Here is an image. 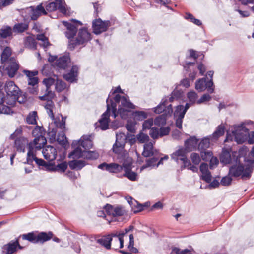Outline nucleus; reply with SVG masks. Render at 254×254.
Masks as SVG:
<instances>
[{
  "label": "nucleus",
  "instance_id": "nucleus-47",
  "mask_svg": "<svg viewBox=\"0 0 254 254\" xmlns=\"http://www.w3.org/2000/svg\"><path fill=\"white\" fill-rule=\"evenodd\" d=\"M158 160V158L153 157L150 159H148L146 161V164L143 165L142 168H145L149 167H154L155 166H157V161Z\"/></svg>",
  "mask_w": 254,
  "mask_h": 254
},
{
  "label": "nucleus",
  "instance_id": "nucleus-37",
  "mask_svg": "<svg viewBox=\"0 0 254 254\" xmlns=\"http://www.w3.org/2000/svg\"><path fill=\"white\" fill-rule=\"evenodd\" d=\"M186 112L184 111V106L181 105H178L176 107L174 113L175 117L184 118Z\"/></svg>",
  "mask_w": 254,
  "mask_h": 254
},
{
  "label": "nucleus",
  "instance_id": "nucleus-60",
  "mask_svg": "<svg viewBox=\"0 0 254 254\" xmlns=\"http://www.w3.org/2000/svg\"><path fill=\"white\" fill-rule=\"evenodd\" d=\"M23 72L26 75L28 79L35 77L38 73L36 70L30 71L26 69L23 70Z\"/></svg>",
  "mask_w": 254,
  "mask_h": 254
},
{
  "label": "nucleus",
  "instance_id": "nucleus-64",
  "mask_svg": "<svg viewBox=\"0 0 254 254\" xmlns=\"http://www.w3.org/2000/svg\"><path fill=\"white\" fill-rule=\"evenodd\" d=\"M0 114H10L13 112L11 109L9 107L6 106H2L1 108L0 107Z\"/></svg>",
  "mask_w": 254,
  "mask_h": 254
},
{
  "label": "nucleus",
  "instance_id": "nucleus-13",
  "mask_svg": "<svg viewBox=\"0 0 254 254\" xmlns=\"http://www.w3.org/2000/svg\"><path fill=\"white\" fill-rule=\"evenodd\" d=\"M72 146H78L77 147L82 146L85 150H87L92 148L93 143L91 140V135H83L79 140H75L73 142Z\"/></svg>",
  "mask_w": 254,
  "mask_h": 254
},
{
  "label": "nucleus",
  "instance_id": "nucleus-24",
  "mask_svg": "<svg viewBox=\"0 0 254 254\" xmlns=\"http://www.w3.org/2000/svg\"><path fill=\"white\" fill-rule=\"evenodd\" d=\"M28 144V140L23 137H18L15 140V147L19 152H25L26 145Z\"/></svg>",
  "mask_w": 254,
  "mask_h": 254
},
{
  "label": "nucleus",
  "instance_id": "nucleus-2",
  "mask_svg": "<svg viewBox=\"0 0 254 254\" xmlns=\"http://www.w3.org/2000/svg\"><path fill=\"white\" fill-rule=\"evenodd\" d=\"M72 23L63 21V24L66 27L67 30L65 34L69 39L70 48L74 49L77 45H84L91 39L90 33L86 28H79L78 34L75 36L79 26L82 25L80 21L75 19L71 20Z\"/></svg>",
  "mask_w": 254,
  "mask_h": 254
},
{
  "label": "nucleus",
  "instance_id": "nucleus-11",
  "mask_svg": "<svg viewBox=\"0 0 254 254\" xmlns=\"http://www.w3.org/2000/svg\"><path fill=\"white\" fill-rule=\"evenodd\" d=\"M5 91L7 95L14 101L18 100L20 90L13 81H9L5 83Z\"/></svg>",
  "mask_w": 254,
  "mask_h": 254
},
{
  "label": "nucleus",
  "instance_id": "nucleus-23",
  "mask_svg": "<svg viewBox=\"0 0 254 254\" xmlns=\"http://www.w3.org/2000/svg\"><path fill=\"white\" fill-rule=\"evenodd\" d=\"M70 61V58L68 55H65L60 57L56 62L55 64L58 68L60 69H65Z\"/></svg>",
  "mask_w": 254,
  "mask_h": 254
},
{
  "label": "nucleus",
  "instance_id": "nucleus-57",
  "mask_svg": "<svg viewBox=\"0 0 254 254\" xmlns=\"http://www.w3.org/2000/svg\"><path fill=\"white\" fill-rule=\"evenodd\" d=\"M153 124V120L152 118L148 119L145 120L142 125L143 129H150Z\"/></svg>",
  "mask_w": 254,
  "mask_h": 254
},
{
  "label": "nucleus",
  "instance_id": "nucleus-50",
  "mask_svg": "<svg viewBox=\"0 0 254 254\" xmlns=\"http://www.w3.org/2000/svg\"><path fill=\"white\" fill-rule=\"evenodd\" d=\"M37 236L35 235L32 233H29L27 234H24L22 235V239L24 240H27L33 243H37Z\"/></svg>",
  "mask_w": 254,
  "mask_h": 254
},
{
  "label": "nucleus",
  "instance_id": "nucleus-63",
  "mask_svg": "<svg viewBox=\"0 0 254 254\" xmlns=\"http://www.w3.org/2000/svg\"><path fill=\"white\" fill-rule=\"evenodd\" d=\"M219 163V161L217 157L212 156L210 159V168L213 169L215 168Z\"/></svg>",
  "mask_w": 254,
  "mask_h": 254
},
{
  "label": "nucleus",
  "instance_id": "nucleus-30",
  "mask_svg": "<svg viewBox=\"0 0 254 254\" xmlns=\"http://www.w3.org/2000/svg\"><path fill=\"white\" fill-rule=\"evenodd\" d=\"M28 27L29 26L28 23H18L14 25L12 30L15 33H20L27 30Z\"/></svg>",
  "mask_w": 254,
  "mask_h": 254
},
{
  "label": "nucleus",
  "instance_id": "nucleus-43",
  "mask_svg": "<svg viewBox=\"0 0 254 254\" xmlns=\"http://www.w3.org/2000/svg\"><path fill=\"white\" fill-rule=\"evenodd\" d=\"M123 176L127 177L130 180L134 181L137 180V174L134 172L131 171V169H129L124 171Z\"/></svg>",
  "mask_w": 254,
  "mask_h": 254
},
{
  "label": "nucleus",
  "instance_id": "nucleus-49",
  "mask_svg": "<svg viewBox=\"0 0 254 254\" xmlns=\"http://www.w3.org/2000/svg\"><path fill=\"white\" fill-rule=\"evenodd\" d=\"M137 141L140 143H144L149 140V136L142 132H140L136 135Z\"/></svg>",
  "mask_w": 254,
  "mask_h": 254
},
{
  "label": "nucleus",
  "instance_id": "nucleus-56",
  "mask_svg": "<svg viewBox=\"0 0 254 254\" xmlns=\"http://www.w3.org/2000/svg\"><path fill=\"white\" fill-rule=\"evenodd\" d=\"M32 135L35 138L40 136H43L42 133V128L39 126H36L32 131Z\"/></svg>",
  "mask_w": 254,
  "mask_h": 254
},
{
  "label": "nucleus",
  "instance_id": "nucleus-39",
  "mask_svg": "<svg viewBox=\"0 0 254 254\" xmlns=\"http://www.w3.org/2000/svg\"><path fill=\"white\" fill-rule=\"evenodd\" d=\"M36 158V155L34 154V151L28 148L26 162H24V163L32 165L33 161H35Z\"/></svg>",
  "mask_w": 254,
  "mask_h": 254
},
{
  "label": "nucleus",
  "instance_id": "nucleus-59",
  "mask_svg": "<svg viewBox=\"0 0 254 254\" xmlns=\"http://www.w3.org/2000/svg\"><path fill=\"white\" fill-rule=\"evenodd\" d=\"M137 141L136 136L129 133L126 134V141H128L130 145L134 144Z\"/></svg>",
  "mask_w": 254,
  "mask_h": 254
},
{
  "label": "nucleus",
  "instance_id": "nucleus-21",
  "mask_svg": "<svg viewBox=\"0 0 254 254\" xmlns=\"http://www.w3.org/2000/svg\"><path fill=\"white\" fill-rule=\"evenodd\" d=\"M198 139L191 136L185 141V148L189 152L198 149Z\"/></svg>",
  "mask_w": 254,
  "mask_h": 254
},
{
  "label": "nucleus",
  "instance_id": "nucleus-46",
  "mask_svg": "<svg viewBox=\"0 0 254 254\" xmlns=\"http://www.w3.org/2000/svg\"><path fill=\"white\" fill-rule=\"evenodd\" d=\"M67 168V164L66 162H62L58 164L55 167L52 169L53 171H57L63 173L65 172Z\"/></svg>",
  "mask_w": 254,
  "mask_h": 254
},
{
  "label": "nucleus",
  "instance_id": "nucleus-27",
  "mask_svg": "<svg viewBox=\"0 0 254 254\" xmlns=\"http://www.w3.org/2000/svg\"><path fill=\"white\" fill-rule=\"evenodd\" d=\"M131 109H130V111H131ZM131 114H132V117L135 121H143V120L146 119L148 116V114L143 111H135L132 112L130 111V114L128 115V116L130 115Z\"/></svg>",
  "mask_w": 254,
  "mask_h": 254
},
{
  "label": "nucleus",
  "instance_id": "nucleus-25",
  "mask_svg": "<svg viewBox=\"0 0 254 254\" xmlns=\"http://www.w3.org/2000/svg\"><path fill=\"white\" fill-rule=\"evenodd\" d=\"M17 246H18L19 248H21V247L19 245L17 241L14 242L11 241L7 245H4L3 247V252H5L4 254H13L16 251Z\"/></svg>",
  "mask_w": 254,
  "mask_h": 254
},
{
  "label": "nucleus",
  "instance_id": "nucleus-52",
  "mask_svg": "<svg viewBox=\"0 0 254 254\" xmlns=\"http://www.w3.org/2000/svg\"><path fill=\"white\" fill-rule=\"evenodd\" d=\"M125 145L115 143L113 146V151L116 154H120L124 149Z\"/></svg>",
  "mask_w": 254,
  "mask_h": 254
},
{
  "label": "nucleus",
  "instance_id": "nucleus-19",
  "mask_svg": "<svg viewBox=\"0 0 254 254\" xmlns=\"http://www.w3.org/2000/svg\"><path fill=\"white\" fill-rule=\"evenodd\" d=\"M42 153L45 159L49 161L54 160L57 155L56 149L50 145L46 146L43 149Z\"/></svg>",
  "mask_w": 254,
  "mask_h": 254
},
{
  "label": "nucleus",
  "instance_id": "nucleus-31",
  "mask_svg": "<svg viewBox=\"0 0 254 254\" xmlns=\"http://www.w3.org/2000/svg\"><path fill=\"white\" fill-rule=\"evenodd\" d=\"M154 154L153 152V144L151 142L144 145V149L142 155L145 157H150Z\"/></svg>",
  "mask_w": 254,
  "mask_h": 254
},
{
  "label": "nucleus",
  "instance_id": "nucleus-9",
  "mask_svg": "<svg viewBox=\"0 0 254 254\" xmlns=\"http://www.w3.org/2000/svg\"><path fill=\"white\" fill-rule=\"evenodd\" d=\"M214 84L212 79L207 81L205 77L197 80L195 84V88L199 92H203L207 89L208 93L211 94L214 92Z\"/></svg>",
  "mask_w": 254,
  "mask_h": 254
},
{
  "label": "nucleus",
  "instance_id": "nucleus-40",
  "mask_svg": "<svg viewBox=\"0 0 254 254\" xmlns=\"http://www.w3.org/2000/svg\"><path fill=\"white\" fill-rule=\"evenodd\" d=\"M187 97L191 104H194L197 103L198 95L195 91H191L188 92Z\"/></svg>",
  "mask_w": 254,
  "mask_h": 254
},
{
  "label": "nucleus",
  "instance_id": "nucleus-29",
  "mask_svg": "<svg viewBox=\"0 0 254 254\" xmlns=\"http://www.w3.org/2000/svg\"><path fill=\"white\" fill-rule=\"evenodd\" d=\"M12 29L10 26H3L0 30V41H3L5 39L12 35Z\"/></svg>",
  "mask_w": 254,
  "mask_h": 254
},
{
  "label": "nucleus",
  "instance_id": "nucleus-26",
  "mask_svg": "<svg viewBox=\"0 0 254 254\" xmlns=\"http://www.w3.org/2000/svg\"><path fill=\"white\" fill-rule=\"evenodd\" d=\"M69 87V85H67L65 82L56 76L55 89L57 92H61L64 90L68 89Z\"/></svg>",
  "mask_w": 254,
  "mask_h": 254
},
{
  "label": "nucleus",
  "instance_id": "nucleus-14",
  "mask_svg": "<svg viewBox=\"0 0 254 254\" xmlns=\"http://www.w3.org/2000/svg\"><path fill=\"white\" fill-rule=\"evenodd\" d=\"M167 98H163L162 102L157 107L152 109V110L157 114H160L165 111L166 115H171L173 112L171 105L167 106Z\"/></svg>",
  "mask_w": 254,
  "mask_h": 254
},
{
  "label": "nucleus",
  "instance_id": "nucleus-58",
  "mask_svg": "<svg viewBox=\"0 0 254 254\" xmlns=\"http://www.w3.org/2000/svg\"><path fill=\"white\" fill-rule=\"evenodd\" d=\"M211 99V97L210 95L208 94H204L197 101V104H200L205 102L209 101Z\"/></svg>",
  "mask_w": 254,
  "mask_h": 254
},
{
  "label": "nucleus",
  "instance_id": "nucleus-15",
  "mask_svg": "<svg viewBox=\"0 0 254 254\" xmlns=\"http://www.w3.org/2000/svg\"><path fill=\"white\" fill-rule=\"evenodd\" d=\"M105 210L108 215L114 217L121 216L126 213L125 210L123 207L114 206L110 204H107L105 206Z\"/></svg>",
  "mask_w": 254,
  "mask_h": 254
},
{
  "label": "nucleus",
  "instance_id": "nucleus-1",
  "mask_svg": "<svg viewBox=\"0 0 254 254\" xmlns=\"http://www.w3.org/2000/svg\"><path fill=\"white\" fill-rule=\"evenodd\" d=\"M106 103L107 110L96 124V127H99L103 130H106L109 127L110 116L115 119L119 115L122 119H126L130 114V109L135 108V106L128 99L118 94L116 95L113 99H109L108 98Z\"/></svg>",
  "mask_w": 254,
  "mask_h": 254
},
{
  "label": "nucleus",
  "instance_id": "nucleus-20",
  "mask_svg": "<svg viewBox=\"0 0 254 254\" xmlns=\"http://www.w3.org/2000/svg\"><path fill=\"white\" fill-rule=\"evenodd\" d=\"M46 139L44 136H40L35 138L33 142L28 144V148L34 151V149H41L46 143Z\"/></svg>",
  "mask_w": 254,
  "mask_h": 254
},
{
  "label": "nucleus",
  "instance_id": "nucleus-53",
  "mask_svg": "<svg viewBox=\"0 0 254 254\" xmlns=\"http://www.w3.org/2000/svg\"><path fill=\"white\" fill-rule=\"evenodd\" d=\"M190 158L192 163L195 165H198L201 161L199 154L196 153H191Z\"/></svg>",
  "mask_w": 254,
  "mask_h": 254
},
{
  "label": "nucleus",
  "instance_id": "nucleus-16",
  "mask_svg": "<svg viewBox=\"0 0 254 254\" xmlns=\"http://www.w3.org/2000/svg\"><path fill=\"white\" fill-rule=\"evenodd\" d=\"M238 159L239 158L237 156L233 155H231L230 152L226 150L222 151L220 157L221 163L224 165L237 163Z\"/></svg>",
  "mask_w": 254,
  "mask_h": 254
},
{
  "label": "nucleus",
  "instance_id": "nucleus-10",
  "mask_svg": "<svg viewBox=\"0 0 254 254\" xmlns=\"http://www.w3.org/2000/svg\"><path fill=\"white\" fill-rule=\"evenodd\" d=\"M112 25V22L111 21H103L100 18L96 19L92 22L93 33L96 35L100 34L106 31L108 27Z\"/></svg>",
  "mask_w": 254,
  "mask_h": 254
},
{
  "label": "nucleus",
  "instance_id": "nucleus-12",
  "mask_svg": "<svg viewBox=\"0 0 254 254\" xmlns=\"http://www.w3.org/2000/svg\"><path fill=\"white\" fill-rule=\"evenodd\" d=\"M65 3L64 0H55V1L50 2L46 6V11H53L57 8L60 12L63 14H65L66 10L65 7Z\"/></svg>",
  "mask_w": 254,
  "mask_h": 254
},
{
  "label": "nucleus",
  "instance_id": "nucleus-41",
  "mask_svg": "<svg viewBox=\"0 0 254 254\" xmlns=\"http://www.w3.org/2000/svg\"><path fill=\"white\" fill-rule=\"evenodd\" d=\"M25 45L30 49H36V43L34 38L31 36L27 37L25 40Z\"/></svg>",
  "mask_w": 254,
  "mask_h": 254
},
{
  "label": "nucleus",
  "instance_id": "nucleus-51",
  "mask_svg": "<svg viewBox=\"0 0 254 254\" xmlns=\"http://www.w3.org/2000/svg\"><path fill=\"white\" fill-rule=\"evenodd\" d=\"M201 157L203 160L208 161L212 156L213 153L210 151L205 150L200 152Z\"/></svg>",
  "mask_w": 254,
  "mask_h": 254
},
{
  "label": "nucleus",
  "instance_id": "nucleus-22",
  "mask_svg": "<svg viewBox=\"0 0 254 254\" xmlns=\"http://www.w3.org/2000/svg\"><path fill=\"white\" fill-rule=\"evenodd\" d=\"M188 152L185 148L182 147H179L177 150L171 155L172 159L176 162H178L179 160L184 161V159L187 157V154Z\"/></svg>",
  "mask_w": 254,
  "mask_h": 254
},
{
  "label": "nucleus",
  "instance_id": "nucleus-33",
  "mask_svg": "<svg viewBox=\"0 0 254 254\" xmlns=\"http://www.w3.org/2000/svg\"><path fill=\"white\" fill-rule=\"evenodd\" d=\"M85 165V162L82 160H73L69 163V167L72 169L80 170Z\"/></svg>",
  "mask_w": 254,
  "mask_h": 254
},
{
  "label": "nucleus",
  "instance_id": "nucleus-61",
  "mask_svg": "<svg viewBox=\"0 0 254 254\" xmlns=\"http://www.w3.org/2000/svg\"><path fill=\"white\" fill-rule=\"evenodd\" d=\"M22 133V128L21 127H19L15 130L14 132L10 135V138L12 139H14L15 138L16 139L17 138L19 137V136L21 135Z\"/></svg>",
  "mask_w": 254,
  "mask_h": 254
},
{
  "label": "nucleus",
  "instance_id": "nucleus-4",
  "mask_svg": "<svg viewBox=\"0 0 254 254\" xmlns=\"http://www.w3.org/2000/svg\"><path fill=\"white\" fill-rule=\"evenodd\" d=\"M56 79L54 78H45L43 80V83L45 85L46 89L42 92V95L39 96V99L42 101V104L47 111L49 116L54 120V111L55 107L53 99L55 97V94L50 90V87L55 85Z\"/></svg>",
  "mask_w": 254,
  "mask_h": 254
},
{
  "label": "nucleus",
  "instance_id": "nucleus-36",
  "mask_svg": "<svg viewBox=\"0 0 254 254\" xmlns=\"http://www.w3.org/2000/svg\"><path fill=\"white\" fill-rule=\"evenodd\" d=\"M132 164V159L128 157L124 156L123 161H122V169H124V171L131 169V166Z\"/></svg>",
  "mask_w": 254,
  "mask_h": 254
},
{
  "label": "nucleus",
  "instance_id": "nucleus-62",
  "mask_svg": "<svg viewBox=\"0 0 254 254\" xmlns=\"http://www.w3.org/2000/svg\"><path fill=\"white\" fill-rule=\"evenodd\" d=\"M201 177L203 180L205 181L207 183H209L211 181L212 176L210 171L207 172L206 173H202V175Z\"/></svg>",
  "mask_w": 254,
  "mask_h": 254
},
{
  "label": "nucleus",
  "instance_id": "nucleus-48",
  "mask_svg": "<svg viewBox=\"0 0 254 254\" xmlns=\"http://www.w3.org/2000/svg\"><path fill=\"white\" fill-rule=\"evenodd\" d=\"M166 122V119L163 115L157 117L154 120L155 125L158 126L165 125Z\"/></svg>",
  "mask_w": 254,
  "mask_h": 254
},
{
  "label": "nucleus",
  "instance_id": "nucleus-32",
  "mask_svg": "<svg viewBox=\"0 0 254 254\" xmlns=\"http://www.w3.org/2000/svg\"><path fill=\"white\" fill-rule=\"evenodd\" d=\"M11 54V50L8 47H6L4 48L3 52L1 55V61L2 64H5L8 62L10 59H9Z\"/></svg>",
  "mask_w": 254,
  "mask_h": 254
},
{
  "label": "nucleus",
  "instance_id": "nucleus-7",
  "mask_svg": "<svg viewBox=\"0 0 254 254\" xmlns=\"http://www.w3.org/2000/svg\"><path fill=\"white\" fill-rule=\"evenodd\" d=\"M42 14H47L44 8L40 4L36 7L30 6L26 7L22 11V15L25 20H35Z\"/></svg>",
  "mask_w": 254,
  "mask_h": 254
},
{
  "label": "nucleus",
  "instance_id": "nucleus-6",
  "mask_svg": "<svg viewBox=\"0 0 254 254\" xmlns=\"http://www.w3.org/2000/svg\"><path fill=\"white\" fill-rule=\"evenodd\" d=\"M224 124L219 125L214 132L209 136L203 138L198 144V150L200 152L207 150L210 147L211 143L215 142L222 136L225 132Z\"/></svg>",
  "mask_w": 254,
  "mask_h": 254
},
{
  "label": "nucleus",
  "instance_id": "nucleus-34",
  "mask_svg": "<svg viewBox=\"0 0 254 254\" xmlns=\"http://www.w3.org/2000/svg\"><path fill=\"white\" fill-rule=\"evenodd\" d=\"M52 236V234L51 232H49L48 234L45 232H41L39 233L36 237L37 243H43L45 241L49 240L51 239Z\"/></svg>",
  "mask_w": 254,
  "mask_h": 254
},
{
  "label": "nucleus",
  "instance_id": "nucleus-17",
  "mask_svg": "<svg viewBox=\"0 0 254 254\" xmlns=\"http://www.w3.org/2000/svg\"><path fill=\"white\" fill-rule=\"evenodd\" d=\"M78 73L79 67L77 65H73L68 73L63 75V77L69 83L77 82Z\"/></svg>",
  "mask_w": 254,
  "mask_h": 254
},
{
  "label": "nucleus",
  "instance_id": "nucleus-38",
  "mask_svg": "<svg viewBox=\"0 0 254 254\" xmlns=\"http://www.w3.org/2000/svg\"><path fill=\"white\" fill-rule=\"evenodd\" d=\"M135 121L128 120L126 125V129L130 132L135 133L136 130Z\"/></svg>",
  "mask_w": 254,
  "mask_h": 254
},
{
  "label": "nucleus",
  "instance_id": "nucleus-3",
  "mask_svg": "<svg viewBox=\"0 0 254 254\" xmlns=\"http://www.w3.org/2000/svg\"><path fill=\"white\" fill-rule=\"evenodd\" d=\"M248 137V143L253 144L254 143V131L249 132V129L247 128L244 123L234 125L231 127V128L227 132L225 142L229 141H235L238 144H242Z\"/></svg>",
  "mask_w": 254,
  "mask_h": 254
},
{
  "label": "nucleus",
  "instance_id": "nucleus-45",
  "mask_svg": "<svg viewBox=\"0 0 254 254\" xmlns=\"http://www.w3.org/2000/svg\"><path fill=\"white\" fill-rule=\"evenodd\" d=\"M36 39L41 41L40 44L44 48H47L50 45L48 38L44 34H38Z\"/></svg>",
  "mask_w": 254,
  "mask_h": 254
},
{
  "label": "nucleus",
  "instance_id": "nucleus-18",
  "mask_svg": "<svg viewBox=\"0 0 254 254\" xmlns=\"http://www.w3.org/2000/svg\"><path fill=\"white\" fill-rule=\"evenodd\" d=\"M6 64H8V66L6 68L7 74L9 77L11 78L13 77L19 69L18 64L16 60L13 58H11ZM4 64H5L6 63Z\"/></svg>",
  "mask_w": 254,
  "mask_h": 254
},
{
  "label": "nucleus",
  "instance_id": "nucleus-44",
  "mask_svg": "<svg viewBox=\"0 0 254 254\" xmlns=\"http://www.w3.org/2000/svg\"><path fill=\"white\" fill-rule=\"evenodd\" d=\"M37 112L33 111L29 114L26 118V122L29 124H36Z\"/></svg>",
  "mask_w": 254,
  "mask_h": 254
},
{
  "label": "nucleus",
  "instance_id": "nucleus-8",
  "mask_svg": "<svg viewBox=\"0 0 254 254\" xmlns=\"http://www.w3.org/2000/svg\"><path fill=\"white\" fill-rule=\"evenodd\" d=\"M70 156L74 157H83L87 159H96L98 158L99 154L95 151L82 150L80 147H76L70 154Z\"/></svg>",
  "mask_w": 254,
  "mask_h": 254
},
{
  "label": "nucleus",
  "instance_id": "nucleus-55",
  "mask_svg": "<svg viewBox=\"0 0 254 254\" xmlns=\"http://www.w3.org/2000/svg\"><path fill=\"white\" fill-rule=\"evenodd\" d=\"M149 134L153 139H156L160 135L159 129L156 127H153L151 128Z\"/></svg>",
  "mask_w": 254,
  "mask_h": 254
},
{
  "label": "nucleus",
  "instance_id": "nucleus-5",
  "mask_svg": "<svg viewBox=\"0 0 254 254\" xmlns=\"http://www.w3.org/2000/svg\"><path fill=\"white\" fill-rule=\"evenodd\" d=\"M229 168V174L231 176L237 177L241 176L243 180L249 179L254 168V159L248 160L245 166L240 163L239 159L237 163H234Z\"/></svg>",
  "mask_w": 254,
  "mask_h": 254
},
{
  "label": "nucleus",
  "instance_id": "nucleus-42",
  "mask_svg": "<svg viewBox=\"0 0 254 254\" xmlns=\"http://www.w3.org/2000/svg\"><path fill=\"white\" fill-rule=\"evenodd\" d=\"M126 142V134L123 132H118L116 133V143L125 145Z\"/></svg>",
  "mask_w": 254,
  "mask_h": 254
},
{
  "label": "nucleus",
  "instance_id": "nucleus-28",
  "mask_svg": "<svg viewBox=\"0 0 254 254\" xmlns=\"http://www.w3.org/2000/svg\"><path fill=\"white\" fill-rule=\"evenodd\" d=\"M112 240V237L110 235H107L97 239V242L104 247L107 250H109L111 249V243Z\"/></svg>",
  "mask_w": 254,
  "mask_h": 254
},
{
  "label": "nucleus",
  "instance_id": "nucleus-54",
  "mask_svg": "<svg viewBox=\"0 0 254 254\" xmlns=\"http://www.w3.org/2000/svg\"><path fill=\"white\" fill-rule=\"evenodd\" d=\"M230 175L223 177L221 180L220 183L223 186H229L231 184L232 182V178Z\"/></svg>",
  "mask_w": 254,
  "mask_h": 254
},
{
  "label": "nucleus",
  "instance_id": "nucleus-35",
  "mask_svg": "<svg viewBox=\"0 0 254 254\" xmlns=\"http://www.w3.org/2000/svg\"><path fill=\"white\" fill-rule=\"evenodd\" d=\"M122 170V166L115 163L108 164L107 171L111 173H118Z\"/></svg>",
  "mask_w": 254,
  "mask_h": 254
}]
</instances>
